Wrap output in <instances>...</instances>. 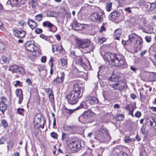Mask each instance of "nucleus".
<instances>
[{"mask_svg":"<svg viewBox=\"0 0 156 156\" xmlns=\"http://www.w3.org/2000/svg\"><path fill=\"white\" fill-rule=\"evenodd\" d=\"M55 37L58 41H60L61 39L60 36L59 34H56L55 35Z\"/></svg>","mask_w":156,"mask_h":156,"instance_id":"774afa93","label":"nucleus"},{"mask_svg":"<svg viewBox=\"0 0 156 156\" xmlns=\"http://www.w3.org/2000/svg\"><path fill=\"white\" fill-rule=\"evenodd\" d=\"M16 83L14 84V86L15 87H17V86H20V82L19 80H17L16 81Z\"/></svg>","mask_w":156,"mask_h":156,"instance_id":"bf43d9fd","label":"nucleus"},{"mask_svg":"<svg viewBox=\"0 0 156 156\" xmlns=\"http://www.w3.org/2000/svg\"><path fill=\"white\" fill-rule=\"evenodd\" d=\"M94 138L100 143H102L109 139V136L106 129L101 128L96 134Z\"/></svg>","mask_w":156,"mask_h":156,"instance_id":"20e7f679","label":"nucleus"},{"mask_svg":"<svg viewBox=\"0 0 156 156\" xmlns=\"http://www.w3.org/2000/svg\"><path fill=\"white\" fill-rule=\"evenodd\" d=\"M5 48V45L3 43L0 42V53L3 51Z\"/></svg>","mask_w":156,"mask_h":156,"instance_id":"f704fd0d","label":"nucleus"},{"mask_svg":"<svg viewBox=\"0 0 156 156\" xmlns=\"http://www.w3.org/2000/svg\"><path fill=\"white\" fill-rule=\"evenodd\" d=\"M69 146L73 153L78 152L81 149V143L78 141H70Z\"/></svg>","mask_w":156,"mask_h":156,"instance_id":"6e6552de","label":"nucleus"},{"mask_svg":"<svg viewBox=\"0 0 156 156\" xmlns=\"http://www.w3.org/2000/svg\"><path fill=\"white\" fill-rule=\"evenodd\" d=\"M34 41H30L27 42L26 44V49L29 51L32 52H37L38 53L39 51H38L37 49L38 48L34 44Z\"/></svg>","mask_w":156,"mask_h":156,"instance_id":"9d476101","label":"nucleus"},{"mask_svg":"<svg viewBox=\"0 0 156 156\" xmlns=\"http://www.w3.org/2000/svg\"><path fill=\"white\" fill-rule=\"evenodd\" d=\"M103 14L104 13L102 11L95 12L91 14V18L92 20L94 21L100 22L103 20Z\"/></svg>","mask_w":156,"mask_h":156,"instance_id":"1a4fd4ad","label":"nucleus"},{"mask_svg":"<svg viewBox=\"0 0 156 156\" xmlns=\"http://www.w3.org/2000/svg\"><path fill=\"white\" fill-rule=\"evenodd\" d=\"M24 110L23 108H19L17 109V112L20 115H23V112H24Z\"/></svg>","mask_w":156,"mask_h":156,"instance_id":"4c0bfd02","label":"nucleus"},{"mask_svg":"<svg viewBox=\"0 0 156 156\" xmlns=\"http://www.w3.org/2000/svg\"><path fill=\"white\" fill-rule=\"evenodd\" d=\"M47 92H49L48 97L49 101L51 102H52L54 101V97L52 91L50 89L48 88L46 90Z\"/></svg>","mask_w":156,"mask_h":156,"instance_id":"a878e982","label":"nucleus"},{"mask_svg":"<svg viewBox=\"0 0 156 156\" xmlns=\"http://www.w3.org/2000/svg\"><path fill=\"white\" fill-rule=\"evenodd\" d=\"M140 132L144 135H145L147 134L145 128L143 127H142L141 128Z\"/></svg>","mask_w":156,"mask_h":156,"instance_id":"de8ad7c7","label":"nucleus"},{"mask_svg":"<svg viewBox=\"0 0 156 156\" xmlns=\"http://www.w3.org/2000/svg\"><path fill=\"white\" fill-rule=\"evenodd\" d=\"M83 24L78 23L77 21H75L73 23L72 28L75 30H81L84 29Z\"/></svg>","mask_w":156,"mask_h":156,"instance_id":"2eb2a0df","label":"nucleus"},{"mask_svg":"<svg viewBox=\"0 0 156 156\" xmlns=\"http://www.w3.org/2000/svg\"><path fill=\"white\" fill-rule=\"evenodd\" d=\"M66 112L68 114H72L74 112V111L72 109H67L66 110Z\"/></svg>","mask_w":156,"mask_h":156,"instance_id":"e2e57ef3","label":"nucleus"},{"mask_svg":"<svg viewBox=\"0 0 156 156\" xmlns=\"http://www.w3.org/2000/svg\"><path fill=\"white\" fill-rule=\"evenodd\" d=\"M26 82L28 85H32L31 81L29 79H27Z\"/></svg>","mask_w":156,"mask_h":156,"instance_id":"13d9d810","label":"nucleus"},{"mask_svg":"<svg viewBox=\"0 0 156 156\" xmlns=\"http://www.w3.org/2000/svg\"><path fill=\"white\" fill-rule=\"evenodd\" d=\"M131 97L132 99H134L136 98V96L135 94H131Z\"/></svg>","mask_w":156,"mask_h":156,"instance_id":"69168bd1","label":"nucleus"},{"mask_svg":"<svg viewBox=\"0 0 156 156\" xmlns=\"http://www.w3.org/2000/svg\"><path fill=\"white\" fill-rule=\"evenodd\" d=\"M98 99L95 97H89L87 98V101L92 107H94L98 102Z\"/></svg>","mask_w":156,"mask_h":156,"instance_id":"f8f14e48","label":"nucleus"},{"mask_svg":"<svg viewBox=\"0 0 156 156\" xmlns=\"http://www.w3.org/2000/svg\"><path fill=\"white\" fill-rule=\"evenodd\" d=\"M112 7V3L111 2H109L107 4L106 6L107 10L108 11H110L111 10V8Z\"/></svg>","mask_w":156,"mask_h":156,"instance_id":"ea45409f","label":"nucleus"},{"mask_svg":"<svg viewBox=\"0 0 156 156\" xmlns=\"http://www.w3.org/2000/svg\"><path fill=\"white\" fill-rule=\"evenodd\" d=\"M62 65V66H66L67 65V61L65 59H61Z\"/></svg>","mask_w":156,"mask_h":156,"instance_id":"a19ab883","label":"nucleus"},{"mask_svg":"<svg viewBox=\"0 0 156 156\" xmlns=\"http://www.w3.org/2000/svg\"><path fill=\"white\" fill-rule=\"evenodd\" d=\"M131 141L130 139L128 137H126L125 139V141L126 143H129Z\"/></svg>","mask_w":156,"mask_h":156,"instance_id":"0e129e2a","label":"nucleus"},{"mask_svg":"<svg viewBox=\"0 0 156 156\" xmlns=\"http://www.w3.org/2000/svg\"><path fill=\"white\" fill-rule=\"evenodd\" d=\"M105 24L103 23L101 27V29L100 30V32L101 33L104 31H105Z\"/></svg>","mask_w":156,"mask_h":156,"instance_id":"3c124183","label":"nucleus"},{"mask_svg":"<svg viewBox=\"0 0 156 156\" xmlns=\"http://www.w3.org/2000/svg\"><path fill=\"white\" fill-rule=\"evenodd\" d=\"M14 35L19 38H23L24 37L26 34V32L24 30H14L13 31Z\"/></svg>","mask_w":156,"mask_h":156,"instance_id":"ddd939ff","label":"nucleus"},{"mask_svg":"<svg viewBox=\"0 0 156 156\" xmlns=\"http://www.w3.org/2000/svg\"><path fill=\"white\" fill-rule=\"evenodd\" d=\"M17 65H11L9 66L8 70L9 71H11L12 73H17V70L18 68Z\"/></svg>","mask_w":156,"mask_h":156,"instance_id":"cd10ccee","label":"nucleus"},{"mask_svg":"<svg viewBox=\"0 0 156 156\" xmlns=\"http://www.w3.org/2000/svg\"><path fill=\"white\" fill-rule=\"evenodd\" d=\"M119 13L118 11H115L110 14L109 16L111 18V20H115L119 17Z\"/></svg>","mask_w":156,"mask_h":156,"instance_id":"6ab92c4d","label":"nucleus"},{"mask_svg":"<svg viewBox=\"0 0 156 156\" xmlns=\"http://www.w3.org/2000/svg\"><path fill=\"white\" fill-rule=\"evenodd\" d=\"M119 77L118 76L114 73H113L108 79L111 81L116 82L119 80Z\"/></svg>","mask_w":156,"mask_h":156,"instance_id":"b1692460","label":"nucleus"},{"mask_svg":"<svg viewBox=\"0 0 156 156\" xmlns=\"http://www.w3.org/2000/svg\"><path fill=\"white\" fill-rule=\"evenodd\" d=\"M74 128L73 126L69 125H65L63 126V129L67 131H70L73 130Z\"/></svg>","mask_w":156,"mask_h":156,"instance_id":"c756f323","label":"nucleus"},{"mask_svg":"<svg viewBox=\"0 0 156 156\" xmlns=\"http://www.w3.org/2000/svg\"><path fill=\"white\" fill-rule=\"evenodd\" d=\"M84 90V87H80L77 84L74 85L72 91L67 96L69 103L72 105L76 104L82 97Z\"/></svg>","mask_w":156,"mask_h":156,"instance_id":"f257e3e1","label":"nucleus"},{"mask_svg":"<svg viewBox=\"0 0 156 156\" xmlns=\"http://www.w3.org/2000/svg\"><path fill=\"white\" fill-rule=\"evenodd\" d=\"M125 10L127 12L129 13H130L131 12V10H130V8L129 7L126 8Z\"/></svg>","mask_w":156,"mask_h":156,"instance_id":"680f3d73","label":"nucleus"},{"mask_svg":"<svg viewBox=\"0 0 156 156\" xmlns=\"http://www.w3.org/2000/svg\"><path fill=\"white\" fill-rule=\"evenodd\" d=\"M106 41V39L105 38L103 37L99 38L98 39V42L101 44L103 43Z\"/></svg>","mask_w":156,"mask_h":156,"instance_id":"a18cd8bd","label":"nucleus"},{"mask_svg":"<svg viewBox=\"0 0 156 156\" xmlns=\"http://www.w3.org/2000/svg\"><path fill=\"white\" fill-rule=\"evenodd\" d=\"M146 124L147 126H151L153 125V123H152L151 120H150V117L146 119Z\"/></svg>","mask_w":156,"mask_h":156,"instance_id":"72a5a7b5","label":"nucleus"},{"mask_svg":"<svg viewBox=\"0 0 156 156\" xmlns=\"http://www.w3.org/2000/svg\"><path fill=\"white\" fill-rule=\"evenodd\" d=\"M114 90L121 91L124 90L127 85L123 80H121L117 82H114L110 85Z\"/></svg>","mask_w":156,"mask_h":156,"instance_id":"39448f33","label":"nucleus"},{"mask_svg":"<svg viewBox=\"0 0 156 156\" xmlns=\"http://www.w3.org/2000/svg\"><path fill=\"white\" fill-rule=\"evenodd\" d=\"M156 5L155 3H152L150 4V9L151 10H153L156 7Z\"/></svg>","mask_w":156,"mask_h":156,"instance_id":"8fccbe9b","label":"nucleus"},{"mask_svg":"<svg viewBox=\"0 0 156 156\" xmlns=\"http://www.w3.org/2000/svg\"><path fill=\"white\" fill-rule=\"evenodd\" d=\"M22 0H9L7 3L8 4H10L12 7L19 6Z\"/></svg>","mask_w":156,"mask_h":156,"instance_id":"f3484780","label":"nucleus"},{"mask_svg":"<svg viewBox=\"0 0 156 156\" xmlns=\"http://www.w3.org/2000/svg\"><path fill=\"white\" fill-rule=\"evenodd\" d=\"M43 18V15L42 14H38L35 16V20L38 21H41Z\"/></svg>","mask_w":156,"mask_h":156,"instance_id":"7c9ffc66","label":"nucleus"},{"mask_svg":"<svg viewBox=\"0 0 156 156\" xmlns=\"http://www.w3.org/2000/svg\"><path fill=\"white\" fill-rule=\"evenodd\" d=\"M68 139L67 134L62 133V140L63 141H66Z\"/></svg>","mask_w":156,"mask_h":156,"instance_id":"473e14b6","label":"nucleus"},{"mask_svg":"<svg viewBox=\"0 0 156 156\" xmlns=\"http://www.w3.org/2000/svg\"><path fill=\"white\" fill-rule=\"evenodd\" d=\"M64 78V73H62V75L60 77H57L55 79H54L52 81L53 83L55 85L58 83H61L63 81V79Z\"/></svg>","mask_w":156,"mask_h":156,"instance_id":"a211bd4d","label":"nucleus"},{"mask_svg":"<svg viewBox=\"0 0 156 156\" xmlns=\"http://www.w3.org/2000/svg\"><path fill=\"white\" fill-rule=\"evenodd\" d=\"M43 26L44 27H47L49 28V31L52 32V30L51 28L54 26V25L48 21L44 22L42 24Z\"/></svg>","mask_w":156,"mask_h":156,"instance_id":"412c9836","label":"nucleus"},{"mask_svg":"<svg viewBox=\"0 0 156 156\" xmlns=\"http://www.w3.org/2000/svg\"><path fill=\"white\" fill-rule=\"evenodd\" d=\"M140 37L135 34H132L129 35L128 42L130 44L134 43Z\"/></svg>","mask_w":156,"mask_h":156,"instance_id":"4468645a","label":"nucleus"},{"mask_svg":"<svg viewBox=\"0 0 156 156\" xmlns=\"http://www.w3.org/2000/svg\"><path fill=\"white\" fill-rule=\"evenodd\" d=\"M146 51L145 50L142 51L140 53V55L142 57L143 56H144V55L146 53Z\"/></svg>","mask_w":156,"mask_h":156,"instance_id":"338daca9","label":"nucleus"},{"mask_svg":"<svg viewBox=\"0 0 156 156\" xmlns=\"http://www.w3.org/2000/svg\"><path fill=\"white\" fill-rule=\"evenodd\" d=\"M28 24L32 29H35L37 26V23L32 19H29V20L28 22Z\"/></svg>","mask_w":156,"mask_h":156,"instance_id":"4be33fe9","label":"nucleus"},{"mask_svg":"<svg viewBox=\"0 0 156 156\" xmlns=\"http://www.w3.org/2000/svg\"><path fill=\"white\" fill-rule=\"evenodd\" d=\"M13 146V144L11 141H9L7 147L8 150L11 151Z\"/></svg>","mask_w":156,"mask_h":156,"instance_id":"2f4dec72","label":"nucleus"},{"mask_svg":"<svg viewBox=\"0 0 156 156\" xmlns=\"http://www.w3.org/2000/svg\"><path fill=\"white\" fill-rule=\"evenodd\" d=\"M143 41L142 38L140 37L133 43L134 48L136 51H140L142 47Z\"/></svg>","mask_w":156,"mask_h":156,"instance_id":"9b49d317","label":"nucleus"},{"mask_svg":"<svg viewBox=\"0 0 156 156\" xmlns=\"http://www.w3.org/2000/svg\"><path fill=\"white\" fill-rule=\"evenodd\" d=\"M16 73H19L20 75H24L26 73V72L23 67L18 66Z\"/></svg>","mask_w":156,"mask_h":156,"instance_id":"393cba45","label":"nucleus"},{"mask_svg":"<svg viewBox=\"0 0 156 156\" xmlns=\"http://www.w3.org/2000/svg\"><path fill=\"white\" fill-rule=\"evenodd\" d=\"M124 117V116L122 114H118L115 116V119L118 121H121L123 120Z\"/></svg>","mask_w":156,"mask_h":156,"instance_id":"c85d7f7f","label":"nucleus"},{"mask_svg":"<svg viewBox=\"0 0 156 156\" xmlns=\"http://www.w3.org/2000/svg\"><path fill=\"white\" fill-rule=\"evenodd\" d=\"M119 156H128V155L126 153L121 151L120 152Z\"/></svg>","mask_w":156,"mask_h":156,"instance_id":"603ef678","label":"nucleus"},{"mask_svg":"<svg viewBox=\"0 0 156 156\" xmlns=\"http://www.w3.org/2000/svg\"><path fill=\"white\" fill-rule=\"evenodd\" d=\"M51 137L54 139H57L58 137V134L57 133L54 132H52L51 133Z\"/></svg>","mask_w":156,"mask_h":156,"instance_id":"79ce46f5","label":"nucleus"},{"mask_svg":"<svg viewBox=\"0 0 156 156\" xmlns=\"http://www.w3.org/2000/svg\"><path fill=\"white\" fill-rule=\"evenodd\" d=\"M145 39L146 41L148 42H150L151 41V38L150 36H146Z\"/></svg>","mask_w":156,"mask_h":156,"instance_id":"09e8293b","label":"nucleus"},{"mask_svg":"<svg viewBox=\"0 0 156 156\" xmlns=\"http://www.w3.org/2000/svg\"><path fill=\"white\" fill-rule=\"evenodd\" d=\"M140 99L142 102H143L146 98V96L141 92H140Z\"/></svg>","mask_w":156,"mask_h":156,"instance_id":"58836bf2","label":"nucleus"},{"mask_svg":"<svg viewBox=\"0 0 156 156\" xmlns=\"http://www.w3.org/2000/svg\"><path fill=\"white\" fill-rule=\"evenodd\" d=\"M7 106L5 102L4 101H1L0 102V110L3 114L7 108Z\"/></svg>","mask_w":156,"mask_h":156,"instance_id":"aec40b11","label":"nucleus"},{"mask_svg":"<svg viewBox=\"0 0 156 156\" xmlns=\"http://www.w3.org/2000/svg\"><path fill=\"white\" fill-rule=\"evenodd\" d=\"M87 108V106L86 105V103L85 102L83 101L82 102L80 106L78 107V108Z\"/></svg>","mask_w":156,"mask_h":156,"instance_id":"c9c22d12","label":"nucleus"},{"mask_svg":"<svg viewBox=\"0 0 156 156\" xmlns=\"http://www.w3.org/2000/svg\"><path fill=\"white\" fill-rule=\"evenodd\" d=\"M141 115V113L139 111L137 112L135 114V116L136 117L139 118Z\"/></svg>","mask_w":156,"mask_h":156,"instance_id":"6e6d98bb","label":"nucleus"},{"mask_svg":"<svg viewBox=\"0 0 156 156\" xmlns=\"http://www.w3.org/2000/svg\"><path fill=\"white\" fill-rule=\"evenodd\" d=\"M16 96L19 98L18 103L20 104L22 102L23 98L22 90L21 89H17L16 91Z\"/></svg>","mask_w":156,"mask_h":156,"instance_id":"dca6fc26","label":"nucleus"},{"mask_svg":"<svg viewBox=\"0 0 156 156\" xmlns=\"http://www.w3.org/2000/svg\"><path fill=\"white\" fill-rule=\"evenodd\" d=\"M77 44L79 48L85 51L86 53L93 51L95 48L94 44L88 39H80L78 41Z\"/></svg>","mask_w":156,"mask_h":156,"instance_id":"7ed1b4c3","label":"nucleus"},{"mask_svg":"<svg viewBox=\"0 0 156 156\" xmlns=\"http://www.w3.org/2000/svg\"><path fill=\"white\" fill-rule=\"evenodd\" d=\"M2 126L4 128H5L8 126L7 123L5 120L3 119L2 121Z\"/></svg>","mask_w":156,"mask_h":156,"instance_id":"37998d69","label":"nucleus"},{"mask_svg":"<svg viewBox=\"0 0 156 156\" xmlns=\"http://www.w3.org/2000/svg\"><path fill=\"white\" fill-rule=\"evenodd\" d=\"M104 58L113 66L117 67L126 66L125 59L121 54H114L107 52L105 54Z\"/></svg>","mask_w":156,"mask_h":156,"instance_id":"f03ea898","label":"nucleus"},{"mask_svg":"<svg viewBox=\"0 0 156 156\" xmlns=\"http://www.w3.org/2000/svg\"><path fill=\"white\" fill-rule=\"evenodd\" d=\"M25 23L23 20H20L18 24L19 25L23 27L24 26Z\"/></svg>","mask_w":156,"mask_h":156,"instance_id":"5fc2aeb1","label":"nucleus"},{"mask_svg":"<svg viewBox=\"0 0 156 156\" xmlns=\"http://www.w3.org/2000/svg\"><path fill=\"white\" fill-rule=\"evenodd\" d=\"M40 37L42 38V39H44L45 40H47V38L46 36H45V35H44L43 34H41L40 36Z\"/></svg>","mask_w":156,"mask_h":156,"instance_id":"052dcab7","label":"nucleus"},{"mask_svg":"<svg viewBox=\"0 0 156 156\" xmlns=\"http://www.w3.org/2000/svg\"><path fill=\"white\" fill-rule=\"evenodd\" d=\"M122 33V31L120 29H117L115 30L114 34L115 38L116 40H119Z\"/></svg>","mask_w":156,"mask_h":156,"instance_id":"bb28decb","label":"nucleus"},{"mask_svg":"<svg viewBox=\"0 0 156 156\" xmlns=\"http://www.w3.org/2000/svg\"><path fill=\"white\" fill-rule=\"evenodd\" d=\"M150 120H151L152 123L154 124V126H156V118L151 117Z\"/></svg>","mask_w":156,"mask_h":156,"instance_id":"e433bc0d","label":"nucleus"},{"mask_svg":"<svg viewBox=\"0 0 156 156\" xmlns=\"http://www.w3.org/2000/svg\"><path fill=\"white\" fill-rule=\"evenodd\" d=\"M46 57L45 56H43L42 57L41 60V62L43 63H45L46 61Z\"/></svg>","mask_w":156,"mask_h":156,"instance_id":"4d7b16f0","label":"nucleus"},{"mask_svg":"<svg viewBox=\"0 0 156 156\" xmlns=\"http://www.w3.org/2000/svg\"><path fill=\"white\" fill-rule=\"evenodd\" d=\"M91 116V112L90 111H85L79 118V121L83 123H86L89 122V119Z\"/></svg>","mask_w":156,"mask_h":156,"instance_id":"0eeeda50","label":"nucleus"},{"mask_svg":"<svg viewBox=\"0 0 156 156\" xmlns=\"http://www.w3.org/2000/svg\"><path fill=\"white\" fill-rule=\"evenodd\" d=\"M38 0H29L28 5L30 7L34 9L36 7L37 4Z\"/></svg>","mask_w":156,"mask_h":156,"instance_id":"5701e85b","label":"nucleus"},{"mask_svg":"<svg viewBox=\"0 0 156 156\" xmlns=\"http://www.w3.org/2000/svg\"><path fill=\"white\" fill-rule=\"evenodd\" d=\"M55 50L56 51L61 50V48L62 49V46L58 45H55Z\"/></svg>","mask_w":156,"mask_h":156,"instance_id":"49530a36","label":"nucleus"},{"mask_svg":"<svg viewBox=\"0 0 156 156\" xmlns=\"http://www.w3.org/2000/svg\"><path fill=\"white\" fill-rule=\"evenodd\" d=\"M147 153L145 150H142L140 153V156H147Z\"/></svg>","mask_w":156,"mask_h":156,"instance_id":"c03bdc74","label":"nucleus"},{"mask_svg":"<svg viewBox=\"0 0 156 156\" xmlns=\"http://www.w3.org/2000/svg\"><path fill=\"white\" fill-rule=\"evenodd\" d=\"M42 31V29L41 28H36L35 30V32L36 34H39L41 33Z\"/></svg>","mask_w":156,"mask_h":156,"instance_id":"864d4df0","label":"nucleus"},{"mask_svg":"<svg viewBox=\"0 0 156 156\" xmlns=\"http://www.w3.org/2000/svg\"><path fill=\"white\" fill-rule=\"evenodd\" d=\"M42 118V115L41 114H36L34 119V125H38V128L41 127L43 129L44 127V124L46 123L45 120L42 117L43 123L41 124V119Z\"/></svg>","mask_w":156,"mask_h":156,"instance_id":"423d86ee","label":"nucleus"}]
</instances>
